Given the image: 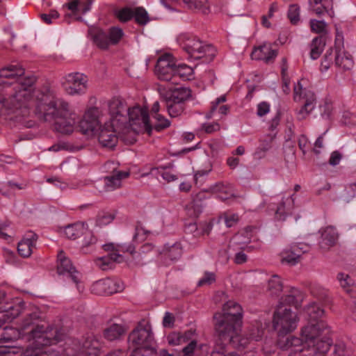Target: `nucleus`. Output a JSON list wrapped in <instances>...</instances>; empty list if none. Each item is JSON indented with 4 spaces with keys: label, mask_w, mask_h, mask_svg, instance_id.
Returning <instances> with one entry per match:
<instances>
[{
    "label": "nucleus",
    "mask_w": 356,
    "mask_h": 356,
    "mask_svg": "<svg viewBox=\"0 0 356 356\" xmlns=\"http://www.w3.org/2000/svg\"><path fill=\"white\" fill-rule=\"evenodd\" d=\"M24 74V69L18 64H10L0 70V78L17 79L14 83L0 81V109L17 121L30 115V101L35 82L34 76L22 77Z\"/></svg>",
    "instance_id": "obj_1"
},
{
    "label": "nucleus",
    "mask_w": 356,
    "mask_h": 356,
    "mask_svg": "<svg viewBox=\"0 0 356 356\" xmlns=\"http://www.w3.org/2000/svg\"><path fill=\"white\" fill-rule=\"evenodd\" d=\"M36 113L46 122L53 124L54 129L63 134L73 132L79 118L69 104L58 98L48 88L35 94Z\"/></svg>",
    "instance_id": "obj_2"
},
{
    "label": "nucleus",
    "mask_w": 356,
    "mask_h": 356,
    "mask_svg": "<svg viewBox=\"0 0 356 356\" xmlns=\"http://www.w3.org/2000/svg\"><path fill=\"white\" fill-rule=\"evenodd\" d=\"M127 106L120 98H113L102 107H91L88 109L83 119L79 122L81 131L83 134L95 131L104 121H107L106 115L109 116L108 123L112 126H124L127 124Z\"/></svg>",
    "instance_id": "obj_3"
},
{
    "label": "nucleus",
    "mask_w": 356,
    "mask_h": 356,
    "mask_svg": "<svg viewBox=\"0 0 356 356\" xmlns=\"http://www.w3.org/2000/svg\"><path fill=\"white\" fill-rule=\"evenodd\" d=\"M298 318L296 312L286 305H278L273 314V326L277 332V345L282 350L298 352L303 350L302 340L294 336L286 335L297 327Z\"/></svg>",
    "instance_id": "obj_4"
},
{
    "label": "nucleus",
    "mask_w": 356,
    "mask_h": 356,
    "mask_svg": "<svg viewBox=\"0 0 356 356\" xmlns=\"http://www.w3.org/2000/svg\"><path fill=\"white\" fill-rule=\"evenodd\" d=\"M65 334L63 329L36 325L29 332V340H31L32 343L25 350L24 356H59L58 352L46 346L62 341Z\"/></svg>",
    "instance_id": "obj_5"
},
{
    "label": "nucleus",
    "mask_w": 356,
    "mask_h": 356,
    "mask_svg": "<svg viewBox=\"0 0 356 356\" xmlns=\"http://www.w3.org/2000/svg\"><path fill=\"white\" fill-rule=\"evenodd\" d=\"M327 326L324 321L307 325L302 329L303 350L298 351V356H325L332 345L327 334Z\"/></svg>",
    "instance_id": "obj_6"
},
{
    "label": "nucleus",
    "mask_w": 356,
    "mask_h": 356,
    "mask_svg": "<svg viewBox=\"0 0 356 356\" xmlns=\"http://www.w3.org/2000/svg\"><path fill=\"white\" fill-rule=\"evenodd\" d=\"M243 309L241 306L233 300L223 305L222 312L214 314L215 327L220 337L228 335L234 341L236 329L241 326Z\"/></svg>",
    "instance_id": "obj_7"
},
{
    "label": "nucleus",
    "mask_w": 356,
    "mask_h": 356,
    "mask_svg": "<svg viewBox=\"0 0 356 356\" xmlns=\"http://www.w3.org/2000/svg\"><path fill=\"white\" fill-rule=\"evenodd\" d=\"M177 41L181 49L194 59L203 58V62L209 63L216 56V50L213 46L205 43L193 34L181 33Z\"/></svg>",
    "instance_id": "obj_8"
},
{
    "label": "nucleus",
    "mask_w": 356,
    "mask_h": 356,
    "mask_svg": "<svg viewBox=\"0 0 356 356\" xmlns=\"http://www.w3.org/2000/svg\"><path fill=\"white\" fill-rule=\"evenodd\" d=\"M103 248L108 254L107 256L97 258L95 260V264L102 270H106L113 268L115 262L121 263L124 261L122 252L133 254L134 246L132 245L109 243L104 244Z\"/></svg>",
    "instance_id": "obj_9"
},
{
    "label": "nucleus",
    "mask_w": 356,
    "mask_h": 356,
    "mask_svg": "<svg viewBox=\"0 0 356 356\" xmlns=\"http://www.w3.org/2000/svg\"><path fill=\"white\" fill-rule=\"evenodd\" d=\"M153 339L150 328L138 325L129 334V349L133 348L129 356H147V348Z\"/></svg>",
    "instance_id": "obj_10"
},
{
    "label": "nucleus",
    "mask_w": 356,
    "mask_h": 356,
    "mask_svg": "<svg viewBox=\"0 0 356 356\" xmlns=\"http://www.w3.org/2000/svg\"><path fill=\"white\" fill-rule=\"evenodd\" d=\"M293 99L295 102L302 103V106L297 112L299 120L305 119L315 108L316 98L314 92L304 88L300 81H298L293 88Z\"/></svg>",
    "instance_id": "obj_11"
},
{
    "label": "nucleus",
    "mask_w": 356,
    "mask_h": 356,
    "mask_svg": "<svg viewBox=\"0 0 356 356\" xmlns=\"http://www.w3.org/2000/svg\"><path fill=\"white\" fill-rule=\"evenodd\" d=\"M127 122L126 125L123 127L124 129H131L133 131L131 133L133 136L127 143L132 144L136 141L135 132L136 129L134 127L135 125L141 126L143 125L148 134H150L152 127L149 124V115L146 108H143L140 106H134L128 108L127 111Z\"/></svg>",
    "instance_id": "obj_12"
},
{
    "label": "nucleus",
    "mask_w": 356,
    "mask_h": 356,
    "mask_svg": "<svg viewBox=\"0 0 356 356\" xmlns=\"http://www.w3.org/2000/svg\"><path fill=\"white\" fill-rule=\"evenodd\" d=\"M176 63L172 54L166 53L161 55L157 60L155 67V74L161 81H172L175 83V70Z\"/></svg>",
    "instance_id": "obj_13"
},
{
    "label": "nucleus",
    "mask_w": 356,
    "mask_h": 356,
    "mask_svg": "<svg viewBox=\"0 0 356 356\" xmlns=\"http://www.w3.org/2000/svg\"><path fill=\"white\" fill-rule=\"evenodd\" d=\"M99 132L98 133V140L100 145L106 148L113 149L118 141L117 132L124 128L123 126H112L108 121H104L99 124Z\"/></svg>",
    "instance_id": "obj_14"
},
{
    "label": "nucleus",
    "mask_w": 356,
    "mask_h": 356,
    "mask_svg": "<svg viewBox=\"0 0 356 356\" xmlns=\"http://www.w3.org/2000/svg\"><path fill=\"white\" fill-rule=\"evenodd\" d=\"M63 86L66 92L70 95H81L87 90V76L79 72H72L65 76Z\"/></svg>",
    "instance_id": "obj_15"
},
{
    "label": "nucleus",
    "mask_w": 356,
    "mask_h": 356,
    "mask_svg": "<svg viewBox=\"0 0 356 356\" xmlns=\"http://www.w3.org/2000/svg\"><path fill=\"white\" fill-rule=\"evenodd\" d=\"M123 35L122 29L113 26L109 29L108 34L102 30H97L93 35V40L100 49H106L111 44H118Z\"/></svg>",
    "instance_id": "obj_16"
},
{
    "label": "nucleus",
    "mask_w": 356,
    "mask_h": 356,
    "mask_svg": "<svg viewBox=\"0 0 356 356\" xmlns=\"http://www.w3.org/2000/svg\"><path fill=\"white\" fill-rule=\"evenodd\" d=\"M264 334V330L260 328L258 325L253 326L249 330L247 336L239 337L238 335V328L236 329V332L234 334V341H231L230 337L226 335L224 337H220L221 339H227L234 347L238 349L248 348L249 344H252L254 341H259Z\"/></svg>",
    "instance_id": "obj_17"
},
{
    "label": "nucleus",
    "mask_w": 356,
    "mask_h": 356,
    "mask_svg": "<svg viewBox=\"0 0 356 356\" xmlns=\"http://www.w3.org/2000/svg\"><path fill=\"white\" fill-rule=\"evenodd\" d=\"M124 289L122 282L118 280L106 278L95 282L92 287V292L97 295H111L118 293Z\"/></svg>",
    "instance_id": "obj_18"
},
{
    "label": "nucleus",
    "mask_w": 356,
    "mask_h": 356,
    "mask_svg": "<svg viewBox=\"0 0 356 356\" xmlns=\"http://www.w3.org/2000/svg\"><path fill=\"white\" fill-rule=\"evenodd\" d=\"M57 272L59 275H67L76 284H79V273L63 250L59 251L57 255Z\"/></svg>",
    "instance_id": "obj_19"
},
{
    "label": "nucleus",
    "mask_w": 356,
    "mask_h": 356,
    "mask_svg": "<svg viewBox=\"0 0 356 356\" xmlns=\"http://www.w3.org/2000/svg\"><path fill=\"white\" fill-rule=\"evenodd\" d=\"M305 252L303 245L292 244L282 251L280 261L283 264L295 266L300 261L301 255Z\"/></svg>",
    "instance_id": "obj_20"
},
{
    "label": "nucleus",
    "mask_w": 356,
    "mask_h": 356,
    "mask_svg": "<svg viewBox=\"0 0 356 356\" xmlns=\"http://www.w3.org/2000/svg\"><path fill=\"white\" fill-rule=\"evenodd\" d=\"M101 347L99 337L91 334L87 336L82 345L74 356H90L96 355Z\"/></svg>",
    "instance_id": "obj_21"
},
{
    "label": "nucleus",
    "mask_w": 356,
    "mask_h": 356,
    "mask_svg": "<svg viewBox=\"0 0 356 356\" xmlns=\"http://www.w3.org/2000/svg\"><path fill=\"white\" fill-rule=\"evenodd\" d=\"M277 55V51L275 49H273L271 44L264 42L261 45L254 48L251 57L252 59L264 60L265 63H268L272 62Z\"/></svg>",
    "instance_id": "obj_22"
},
{
    "label": "nucleus",
    "mask_w": 356,
    "mask_h": 356,
    "mask_svg": "<svg viewBox=\"0 0 356 356\" xmlns=\"http://www.w3.org/2000/svg\"><path fill=\"white\" fill-rule=\"evenodd\" d=\"M38 235L33 232H28L22 239L18 243L17 251L23 257H29L33 252L38 241Z\"/></svg>",
    "instance_id": "obj_23"
},
{
    "label": "nucleus",
    "mask_w": 356,
    "mask_h": 356,
    "mask_svg": "<svg viewBox=\"0 0 356 356\" xmlns=\"http://www.w3.org/2000/svg\"><path fill=\"white\" fill-rule=\"evenodd\" d=\"M295 195H282L277 202L275 209V218L278 220H284L286 216L291 213L295 207Z\"/></svg>",
    "instance_id": "obj_24"
},
{
    "label": "nucleus",
    "mask_w": 356,
    "mask_h": 356,
    "mask_svg": "<svg viewBox=\"0 0 356 356\" xmlns=\"http://www.w3.org/2000/svg\"><path fill=\"white\" fill-rule=\"evenodd\" d=\"M165 100H170L175 102H179L184 104V102L192 99V91L188 88H176L165 93L161 92Z\"/></svg>",
    "instance_id": "obj_25"
},
{
    "label": "nucleus",
    "mask_w": 356,
    "mask_h": 356,
    "mask_svg": "<svg viewBox=\"0 0 356 356\" xmlns=\"http://www.w3.org/2000/svg\"><path fill=\"white\" fill-rule=\"evenodd\" d=\"M309 8L317 15L327 14L330 18L334 17L332 0H309Z\"/></svg>",
    "instance_id": "obj_26"
},
{
    "label": "nucleus",
    "mask_w": 356,
    "mask_h": 356,
    "mask_svg": "<svg viewBox=\"0 0 356 356\" xmlns=\"http://www.w3.org/2000/svg\"><path fill=\"white\" fill-rule=\"evenodd\" d=\"M207 193H209L208 188L201 191L194 195L193 201L186 206L187 213L189 216L197 218L202 212V202L208 197Z\"/></svg>",
    "instance_id": "obj_27"
},
{
    "label": "nucleus",
    "mask_w": 356,
    "mask_h": 356,
    "mask_svg": "<svg viewBox=\"0 0 356 356\" xmlns=\"http://www.w3.org/2000/svg\"><path fill=\"white\" fill-rule=\"evenodd\" d=\"M129 172L125 171H118L111 176L104 179L105 191H113L122 186V180L127 178Z\"/></svg>",
    "instance_id": "obj_28"
},
{
    "label": "nucleus",
    "mask_w": 356,
    "mask_h": 356,
    "mask_svg": "<svg viewBox=\"0 0 356 356\" xmlns=\"http://www.w3.org/2000/svg\"><path fill=\"white\" fill-rule=\"evenodd\" d=\"M338 238V234L334 227L329 226L321 232V238L319 245L323 250H328L335 245Z\"/></svg>",
    "instance_id": "obj_29"
},
{
    "label": "nucleus",
    "mask_w": 356,
    "mask_h": 356,
    "mask_svg": "<svg viewBox=\"0 0 356 356\" xmlns=\"http://www.w3.org/2000/svg\"><path fill=\"white\" fill-rule=\"evenodd\" d=\"M335 64L344 70H350L353 68L354 62L352 56L343 47H338L335 50Z\"/></svg>",
    "instance_id": "obj_30"
},
{
    "label": "nucleus",
    "mask_w": 356,
    "mask_h": 356,
    "mask_svg": "<svg viewBox=\"0 0 356 356\" xmlns=\"http://www.w3.org/2000/svg\"><path fill=\"white\" fill-rule=\"evenodd\" d=\"M86 228L84 222H76L65 227L63 233L65 236L71 240H75L85 234Z\"/></svg>",
    "instance_id": "obj_31"
},
{
    "label": "nucleus",
    "mask_w": 356,
    "mask_h": 356,
    "mask_svg": "<svg viewBox=\"0 0 356 356\" xmlns=\"http://www.w3.org/2000/svg\"><path fill=\"white\" fill-rule=\"evenodd\" d=\"M208 191L211 193H217L218 198L222 200H228L233 196V193L230 187L224 185L222 182H217L208 188Z\"/></svg>",
    "instance_id": "obj_32"
},
{
    "label": "nucleus",
    "mask_w": 356,
    "mask_h": 356,
    "mask_svg": "<svg viewBox=\"0 0 356 356\" xmlns=\"http://www.w3.org/2000/svg\"><path fill=\"white\" fill-rule=\"evenodd\" d=\"M125 332L124 327L120 324L113 323L104 330V337L108 341L119 339Z\"/></svg>",
    "instance_id": "obj_33"
},
{
    "label": "nucleus",
    "mask_w": 356,
    "mask_h": 356,
    "mask_svg": "<svg viewBox=\"0 0 356 356\" xmlns=\"http://www.w3.org/2000/svg\"><path fill=\"white\" fill-rule=\"evenodd\" d=\"M305 312L308 317V320L310 321L309 325H314L318 322L317 320L323 316L324 311L319 305L313 302L307 306Z\"/></svg>",
    "instance_id": "obj_34"
},
{
    "label": "nucleus",
    "mask_w": 356,
    "mask_h": 356,
    "mask_svg": "<svg viewBox=\"0 0 356 356\" xmlns=\"http://www.w3.org/2000/svg\"><path fill=\"white\" fill-rule=\"evenodd\" d=\"M301 298L300 291L296 289H292L289 294L284 296L279 305H286L289 307L290 305H294L296 307L299 306V300Z\"/></svg>",
    "instance_id": "obj_35"
},
{
    "label": "nucleus",
    "mask_w": 356,
    "mask_h": 356,
    "mask_svg": "<svg viewBox=\"0 0 356 356\" xmlns=\"http://www.w3.org/2000/svg\"><path fill=\"white\" fill-rule=\"evenodd\" d=\"M325 47V42L322 36L314 38L311 43L310 57L313 60L317 59L322 54Z\"/></svg>",
    "instance_id": "obj_36"
},
{
    "label": "nucleus",
    "mask_w": 356,
    "mask_h": 356,
    "mask_svg": "<svg viewBox=\"0 0 356 356\" xmlns=\"http://www.w3.org/2000/svg\"><path fill=\"white\" fill-rule=\"evenodd\" d=\"M168 114L171 118L180 116L185 110L184 104L175 102L170 100H165Z\"/></svg>",
    "instance_id": "obj_37"
},
{
    "label": "nucleus",
    "mask_w": 356,
    "mask_h": 356,
    "mask_svg": "<svg viewBox=\"0 0 356 356\" xmlns=\"http://www.w3.org/2000/svg\"><path fill=\"white\" fill-rule=\"evenodd\" d=\"M193 70L185 64H180L175 66V79L179 76L184 81L190 80L193 77Z\"/></svg>",
    "instance_id": "obj_38"
},
{
    "label": "nucleus",
    "mask_w": 356,
    "mask_h": 356,
    "mask_svg": "<svg viewBox=\"0 0 356 356\" xmlns=\"http://www.w3.org/2000/svg\"><path fill=\"white\" fill-rule=\"evenodd\" d=\"M268 291L270 296H278L282 291L281 279L277 275L272 276L268 283Z\"/></svg>",
    "instance_id": "obj_39"
},
{
    "label": "nucleus",
    "mask_w": 356,
    "mask_h": 356,
    "mask_svg": "<svg viewBox=\"0 0 356 356\" xmlns=\"http://www.w3.org/2000/svg\"><path fill=\"white\" fill-rule=\"evenodd\" d=\"M193 334L194 332L192 330H188V332H185L184 334L173 333L168 336V341L170 345L177 346L183 342H186L188 339H191Z\"/></svg>",
    "instance_id": "obj_40"
},
{
    "label": "nucleus",
    "mask_w": 356,
    "mask_h": 356,
    "mask_svg": "<svg viewBox=\"0 0 356 356\" xmlns=\"http://www.w3.org/2000/svg\"><path fill=\"white\" fill-rule=\"evenodd\" d=\"M337 280L341 287L348 293H350L354 290V281L348 275L340 273L337 275Z\"/></svg>",
    "instance_id": "obj_41"
},
{
    "label": "nucleus",
    "mask_w": 356,
    "mask_h": 356,
    "mask_svg": "<svg viewBox=\"0 0 356 356\" xmlns=\"http://www.w3.org/2000/svg\"><path fill=\"white\" fill-rule=\"evenodd\" d=\"M20 332L18 330L11 327H6L1 335L0 340L2 342L8 343L17 340L19 337Z\"/></svg>",
    "instance_id": "obj_42"
},
{
    "label": "nucleus",
    "mask_w": 356,
    "mask_h": 356,
    "mask_svg": "<svg viewBox=\"0 0 356 356\" xmlns=\"http://www.w3.org/2000/svg\"><path fill=\"white\" fill-rule=\"evenodd\" d=\"M272 140V138H269L260 140V144L254 154L256 159H261L266 156V152L271 148Z\"/></svg>",
    "instance_id": "obj_43"
},
{
    "label": "nucleus",
    "mask_w": 356,
    "mask_h": 356,
    "mask_svg": "<svg viewBox=\"0 0 356 356\" xmlns=\"http://www.w3.org/2000/svg\"><path fill=\"white\" fill-rule=\"evenodd\" d=\"M182 254V248L180 243H176L165 248V255L170 260H177Z\"/></svg>",
    "instance_id": "obj_44"
},
{
    "label": "nucleus",
    "mask_w": 356,
    "mask_h": 356,
    "mask_svg": "<svg viewBox=\"0 0 356 356\" xmlns=\"http://www.w3.org/2000/svg\"><path fill=\"white\" fill-rule=\"evenodd\" d=\"M134 18L139 25H145L149 22V14L143 7L135 8Z\"/></svg>",
    "instance_id": "obj_45"
},
{
    "label": "nucleus",
    "mask_w": 356,
    "mask_h": 356,
    "mask_svg": "<svg viewBox=\"0 0 356 356\" xmlns=\"http://www.w3.org/2000/svg\"><path fill=\"white\" fill-rule=\"evenodd\" d=\"M135 8L124 7L115 10V16L122 22H126L134 18Z\"/></svg>",
    "instance_id": "obj_46"
},
{
    "label": "nucleus",
    "mask_w": 356,
    "mask_h": 356,
    "mask_svg": "<svg viewBox=\"0 0 356 356\" xmlns=\"http://www.w3.org/2000/svg\"><path fill=\"white\" fill-rule=\"evenodd\" d=\"M154 249V247L151 243H145L141 246L139 250V252H135V248L134 249L133 255L134 259L138 264H143L145 262L141 261V257L143 255H146L147 254L152 252Z\"/></svg>",
    "instance_id": "obj_47"
},
{
    "label": "nucleus",
    "mask_w": 356,
    "mask_h": 356,
    "mask_svg": "<svg viewBox=\"0 0 356 356\" xmlns=\"http://www.w3.org/2000/svg\"><path fill=\"white\" fill-rule=\"evenodd\" d=\"M86 3H87V1L82 2L81 0H69L67 3L63 5V7L67 8L74 15L78 13L83 15L81 11Z\"/></svg>",
    "instance_id": "obj_48"
},
{
    "label": "nucleus",
    "mask_w": 356,
    "mask_h": 356,
    "mask_svg": "<svg viewBox=\"0 0 356 356\" xmlns=\"http://www.w3.org/2000/svg\"><path fill=\"white\" fill-rule=\"evenodd\" d=\"M184 2L191 9H197L206 13L209 6L207 0H183Z\"/></svg>",
    "instance_id": "obj_49"
},
{
    "label": "nucleus",
    "mask_w": 356,
    "mask_h": 356,
    "mask_svg": "<svg viewBox=\"0 0 356 356\" xmlns=\"http://www.w3.org/2000/svg\"><path fill=\"white\" fill-rule=\"evenodd\" d=\"M235 355V352H228L222 342L217 341L214 345L210 356H230Z\"/></svg>",
    "instance_id": "obj_50"
},
{
    "label": "nucleus",
    "mask_w": 356,
    "mask_h": 356,
    "mask_svg": "<svg viewBox=\"0 0 356 356\" xmlns=\"http://www.w3.org/2000/svg\"><path fill=\"white\" fill-rule=\"evenodd\" d=\"M310 29L316 33H323L326 32L327 24L323 20L310 19Z\"/></svg>",
    "instance_id": "obj_51"
},
{
    "label": "nucleus",
    "mask_w": 356,
    "mask_h": 356,
    "mask_svg": "<svg viewBox=\"0 0 356 356\" xmlns=\"http://www.w3.org/2000/svg\"><path fill=\"white\" fill-rule=\"evenodd\" d=\"M153 118L155 120L154 127L157 131H161L170 125V121L160 114L154 115Z\"/></svg>",
    "instance_id": "obj_52"
},
{
    "label": "nucleus",
    "mask_w": 356,
    "mask_h": 356,
    "mask_svg": "<svg viewBox=\"0 0 356 356\" xmlns=\"http://www.w3.org/2000/svg\"><path fill=\"white\" fill-rule=\"evenodd\" d=\"M114 215L111 213H100L96 220V224L99 226H105L110 224L114 220Z\"/></svg>",
    "instance_id": "obj_53"
},
{
    "label": "nucleus",
    "mask_w": 356,
    "mask_h": 356,
    "mask_svg": "<svg viewBox=\"0 0 356 356\" xmlns=\"http://www.w3.org/2000/svg\"><path fill=\"white\" fill-rule=\"evenodd\" d=\"M288 17L293 24L300 20V7L297 4L291 5L288 10Z\"/></svg>",
    "instance_id": "obj_54"
},
{
    "label": "nucleus",
    "mask_w": 356,
    "mask_h": 356,
    "mask_svg": "<svg viewBox=\"0 0 356 356\" xmlns=\"http://www.w3.org/2000/svg\"><path fill=\"white\" fill-rule=\"evenodd\" d=\"M321 115L324 119H329L333 111V106L332 102L325 101L323 105L320 106Z\"/></svg>",
    "instance_id": "obj_55"
},
{
    "label": "nucleus",
    "mask_w": 356,
    "mask_h": 356,
    "mask_svg": "<svg viewBox=\"0 0 356 356\" xmlns=\"http://www.w3.org/2000/svg\"><path fill=\"white\" fill-rule=\"evenodd\" d=\"M216 280V275L213 273L205 272L203 277L198 281L197 285L203 286L210 285Z\"/></svg>",
    "instance_id": "obj_56"
},
{
    "label": "nucleus",
    "mask_w": 356,
    "mask_h": 356,
    "mask_svg": "<svg viewBox=\"0 0 356 356\" xmlns=\"http://www.w3.org/2000/svg\"><path fill=\"white\" fill-rule=\"evenodd\" d=\"M96 241L97 239L92 236L91 233L86 234L82 243L83 251L85 253H87L88 251L86 250V248L92 247L96 243Z\"/></svg>",
    "instance_id": "obj_57"
},
{
    "label": "nucleus",
    "mask_w": 356,
    "mask_h": 356,
    "mask_svg": "<svg viewBox=\"0 0 356 356\" xmlns=\"http://www.w3.org/2000/svg\"><path fill=\"white\" fill-rule=\"evenodd\" d=\"M39 318V315L38 312H33L24 320L22 323V327L24 330L27 329L29 326L35 325L37 321Z\"/></svg>",
    "instance_id": "obj_58"
},
{
    "label": "nucleus",
    "mask_w": 356,
    "mask_h": 356,
    "mask_svg": "<svg viewBox=\"0 0 356 356\" xmlns=\"http://www.w3.org/2000/svg\"><path fill=\"white\" fill-rule=\"evenodd\" d=\"M156 169L159 170V172L160 175L162 177V178L168 182L173 181L178 179L177 175H175L170 171L165 170L163 168H159Z\"/></svg>",
    "instance_id": "obj_59"
},
{
    "label": "nucleus",
    "mask_w": 356,
    "mask_h": 356,
    "mask_svg": "<svg viewBox=\"0 0 356 356\" xmlns=\"http://www.w3.org/2000/svg\"><path fill=\"white\" fill-rule=\"evenodd\" d=\"M270 111V104L266 102H262L257 105V115L259 117H263Z\"/></svg>",
    "instance_id": "obj_60"
},
{
    "label": "nucleus",
    "mask_w": 356,
    "mask_h": 356,
    "mask_svg": "<svg viewBox=\"0 0 356 356\" xmlns=\"http://www.w3.org/2000/svg\"><path fill=\"white\" fill-rule=\"evenodd\" d=\"M197 348L196 340H191L189 343L183 348L182 352L184 356H193Z\"/></svg>",
    "instance_id": "obj_61"
},
{
    "label": "nucleus",
    "mask_w": 356,
    "mask_h": 356,
    "mask_svg": "<svg viewBox=\"0 0 356 356\" xmlns=\"http://www.w3.org/2000/svg\"><path fill=\"white\" fill-rule=\"evenodd\" d=\"M202 129L207 134H212L220 130V124L217 122L204 123L202 126Z\"/></svg>",
    "instance_id": "obj_62"
},
{
    "label": "nucleus",
    "mask_w": 356,
    "mask_h": 356,
    "mask_svg": "<svg viewBox=\"0 0 356 356\" xmlns=\"http://www.w3.org/2000/svg\"><path fill=\"white\" fill-rule=\"evenodd\" d=\"M332 61V50L330 52H326L324 58L323 59L321 65V70L326 71L329 69L330 64Z\"/></svg>",
    "instance_id": "obj_63"
},
{
    "label": "nucleus",
    "mask_w": 356,
    "mask_h": 356,
    "mask_svg": "<svg viewBox=\"0 0 356 356\" xmlns=\"http://www.w3.org/2000/svg\"><path fill=\"white\" fill-rule=\"evenodd\" d=\"M224 222L227 227H232L238 220V216L236 214H227L223 217Z\"/></svg>",
    "instance_id": "obj_64"
}]
</instances>
